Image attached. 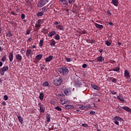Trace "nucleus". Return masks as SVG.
I'll use <instances>...</instances> for the list:
<instances>
[{"instance_id":"1","label":"nucleus","mask_w":131,"mask_h":131,"mask_svg":"<svg viewBox=\"0 0 131 131\" xmlns=\"http://www.w3.org/2000/svg\"><path fill=\"white\" fill-rule=\"evenodd\" d=\"M59 72L62 73L63 75H67L69 72V70L66 67H62L59 69Z\"/></svg>"},{"instance_id":"2","label":"nucleus","mask_w":131,"mask_h":131,"mask_svg":"<svg viewBox=\"0 0 131 131\" xmlns=\"http://www.w3.org/2000/svg\"><path fill=\"white\" fill-rule=\"evenodd\" d=\"M49 1L50 0H41L39 1L37 4L38 8H41V7H43V6L47 5V4L49 3Z\"/></svg>"},{"instance_id":"3","label":"nucleus","mask_w":131,"mask_h":131,"mask_svg":"<svg viewBox=\"0 0 131 131\" xmlns=\"http://www.w3.org/2000/svg\"><path fill=\"white\" fill-rule=\"evenodd\" d=\"M62 81L61 78H56L53 81V84H54L55 86H59V85H61Z\"/></svg>"},{"instance_id":"4","label":"nucleus","mask_w":131,"mask_h":131,"mask_svg":"<svg viewBox=\"0 0 131 131\" xmlns=\"http://www.w3.org/2000/svg\"><path fill=\"white\" fill-rule=\"evenodd\" d=\"M9 70V67L6 66L3 67L0 69V74L1 75H4L6 71H8Z\"/></svg>"},{"instance_id":"5","label":"nucleus","mask_w":131,"mask_h":131,"mask_svg":"<svg viewBox=\"0 0 131 131\" xmlns=\"http://www.w3.org/2000/svg\"><path fill=\"white\" fill-rule=\"evenodd\" d=\"M64 94L66 96H69L70 95H71V89L67 88L65 89L64 91Z\"/></svg>"},{"instance_id":"6","label":"nucleus","mask_w":131,"mask_h":131,"mask_svg":"<svg viewBox=\"0 0 131 131\" xmlns=\"http://www.w3.org/2000/svg\"><path fill=\"white\" fill-rule=\"evenodd\" d=\"M15 59L19 62H21L22 61V56L19 54H16L15 55Z\"/></svg>"},{"instance_id":"7","label":"nucleus","mask_w":131,"mask_h":131,"mask_svg":"<svg viewBox=\"0 0 131 131\" xmlns=\"http://www.w3.org/2000/svg\"><path fill=\"white\" fill-rule=\"evenodd\" d=\"M8 58L9 59L10 62H12L13 60H14V55L13 54V53L10 52L8 55Z\"/></svg>"},{"instance_id":"8","label":"nucleus","mask_w":131,"mask_h":131,"mask_svg":"<svg viewBox=\"0 0 131 131\" xmlns=\"http://www.w3.org/2000/svg\"><path fill=\"white\" fill-rule=\"evenodd\" d=\"M59 101L61 103L62 105H63L64 106H65V105H67L70 104V102H69V101L68 100L64 101L63 102V101L64 100L62 99H60Z\"/></svg>"},{"instance_id":"9","label":"nucleus","mask_w":131,"mask_h":131,"mask_svg":"<svg viewBox=\"0 0 131 131\" xmlns=\"http://www.w3.org/2000/svg\"><path fill=\"white\" fill-rule=\"evenodd\" d=\"M122 109H123V110H125V111H126V112H129V113H131V109L128 106H122Z\"/></svg>"},{"instance_id":"10","label":"nucleus","mask_w":131,"mask_h":131,"mask_svg":"<svg viewBox=\"0 0 131 131\" xmlns=\"http://www.w3.org/2000/svg\"><path fill=\"white\" fill-rule=\"evenodd\" d=\"M41 23V19L38 20L37 23L35 24V26L37 28L40 27V26H41V25L40 24Z\"/></svg>"},{"instance_id":"11","label":"nucleus","mask_w":131,"mask_h":131,"mask_svg":"<svg viewBox=\"0 0 131 131\" xmlns=\"http://www.w3.org/2000/svg\"><path fill=\"white\" fill-rule=\"evenodd\" d=\"M97 61L98 62H103L104 61H105V58H104V57L103 56H99L97 57Z\"/></svg>"},{"instance_id":"12","label":"nucleus","mask_w":131,"mask_h":131,"mask_svg":"<svg viewBox=\"0 0 131 131\" xmlns=\"http://www.w3.org/2000/svg\"><path fill=\"white\" fill-rule=\"evenodd\" d=\"M38 105L39 106L40 112L43 113V112H45V110H46V107L42 105H39V104H38Z\"/></svg>"},{"instance_id":"13","label":"nucleus","mask_w":131,"mask_h":131,"mask_svg":"<svg viewBox=\"0 0 131 131\" xmlns=\"http://www.w3.org/2000/svg\"><path fill=\"white\" fill-rule=\"evenodd\" d=\"M77 86H78L79 88H80L81 85H84V86L85 85V82H84L83 81H81L80 82H79L76 84Z\"/></svg>"},{"instance_id":"14","label":"nucleus","mask_w":131,"mask_h":131,"mask_svg":"<svg viewBox=\"0 0 131 131\" xmlns=\"http://www.w3.org/2000/svg\"><path fill=\"white\" fill-rule=\"evenodd\" d=\"M94 24H95L96 28H98V29H100L101 30H102V29H103V25H99L98 24H97L96 23H95Z\"/></svg>"},{"instance_id":"15","label":"nucleus","mask_w":131,"mask_h":131,"mask_svg":"<svg viewBox=\"0 0 131 131\" xmlns=\"http://www.w3.org/2000/svg\"><path fill=\"white\" fill-rule=\"evenodd\" d=\"M53 58H54V56L50 55L46 58V59H45V61L47 62H51V60L53 59Z\"/></svg>"},{"instance_id":"16","label":"nucleus","mask_w":131,"mask_h":131,"mask_svg":"<svg viewBox=\"0 0 131 131\" xmlns=\"http://www.w3.org/2000/svg\"><path fill=\"white\" fill-rule=\"evenodd\" d=\"M31 53H32V51L30 49H28L26 52V56L29 57L30 55H31Z\"/></svg>"},{"instance_id":"17","label":"nucleus","mask_w":131,"mask_h":131,"mask_svg":"<svg viewBox=\"0 0 131 131\" xmlns=\"http://www.w3.org/2000/svg\"><path fill=\"white\" fill-rule=\"evenodd\" d=\"M55 34H56V31H51L48 33V36L52 37V36H54Z\"/></svg>"},{"instance_id":"18","label":"nucleus","mask_w":131,"mask_h":131,"mask_svg":"<svg viewBox=\"0 0 131 131\" xmlns=\"http://www.w3.org/2000/svg\"><path fill=\"white\" fill-rule=\"evenodd\" d=\"M112 4L115 7H117L118 6V0H112Z\"/></svg>"},{"instance_id":"19","label":"nucleus","mask_w":131,"mask_h":131,"mask_svg":"<svg viewBox=\"0 0 131 131\" xmlns=\"http://www.w3.org/2000/svg\"><path fill=\"white\" fill-rule=\"evenodd\" d=\"M117 99L118 100H120L121 102H124V99L122 97V95H119V96H117Z\"/></svg>"},{"instance_id":"20","label":"nucleus","mask_w":131,"mask_h":131,"mask_svg":"<svg viewBox=\"0 0 131 131\" xmlns=\"http://www.w3.org/2000/svg\"><path fill=\"white\" fill-rule=\"evenodd\" d=\"M124 76L127 78H129V72H128V71L125 70L124 71Z\"/></svg>"},{"instance_id":"21","label":"nucleus","mask_w":131,"mask_h":131,"mask_svg":"<svg viewBox=\"0 0 131 131\" xmlns=\"http://www.w3.org/2000/svg\"><path fill=\"white\" fill-rule=\"evenodd\" d=\"M42 58V54H38L36 57L35 59L36 60H40Z\"/></svg>"},{"instance_id":"22","label":"nucleus","mask_w":131,"mask_h":131,"mask_svg":"<svg viewBox=\"0 0 131 131\" xmlns=\"http://www.w3.org/2000/svg\"><path fill=\"white\" fill-rule=\"evenodd\" d=\"M92 88L94 89V90H96L97 91H99V90H100V87L95 84L92 85Z\"/></svg>"},{"instance_id":"23","label":"nucleus","mask_w":131,"mask_h":131,"mask_svg":"<svg viewBox=\"0 0 131 131\" xmlns=\"http://www.w3.org/2000/svg\"><path fill=\"white\" fill-rule=\"evenodd\" d=\"M64 107L66 109H71L73 106L72 105L68 104V105H64Z\"/></svg>"},{"instance_id":"24","label":"nucleus","mask_w":131,"mask_h":131,"mask_svg":"<svg viewBox=\"0 0 131 131\" xmlns=\"http://www.w3.org/2000/svg\"><path fill=\"white\" fill-rule=\"evenodd\" d=\"M44 96L45 95H44L43 93H40L39 96V99L41 100H43Z\"/></svg>"},{"instance_id":"25","label":"nucleus","mask_w":131,"mask_h":131,"mask_svg":"<svg viewBox=\"0 0 131 131\" xmlns=\"http://www.w3.org/2000/svg\"><path fill=\"white\" fill-rule=\"evenodd\" d=\"M17 118L19 121V122H20L21 123H22V122H23V119L22 118V117H21L20 116H17Z\"/></svg>"},{"instance_id":"26","label":"nucleus","mask_w":131,"mask_h":131,"mask_svg":"<svg viewBox=\"0 0 131 131\" xmlns=\"http://www.w3.org/2000/svg\"><path fill=\"white\" fill-rule=\"evenodd\" d=\"M57 28L58 29H59V30H64V28H63V26H62L61 25L57 26Z\"/></svg>"},{"instance_id":"27","label":"nucleus","mask_w":131,"mask_h":131,"mask_svg":"<svg viewBox=\"0 0 131 131\" xmlns=\"http://www.w3.org/2000/svg\"><path fill=\"white\" fill-rule=\"evenodd\" d=\"M49 82L48 81H45L42 84V86H49Z\"/></svg>"},{"instance_id":"28","label":"nucleus","mask_w":131,"mask_h":131,"mask_svg":"<svg viewBox=\"0 0 131 131\" xmlns=\"http://www.w3.org/2000/svg\"><path fill=\"white\" fill-rule=\"evenodd\" d=\"M6 60H7V55H4L1 59V61H2V62H5V61H6Z\"/></svg>"},{"instance_id":"29","label":"nucleus","mask_w":131,"mask_h":131,"mask_svg":"<svg viewBox=\"0 0 131 131\" xmlns=\"http://www.w3.org/2000/svg\"><path fill=\"white\" fill-rule=\"evenodd\" d=\"M43 15V13L42 12H39L37 13V15L38 17H41Z\"/></svg>"},{"instance_id":"30","label":"nucleus","mask_w":131,"mask_h":131,"mask_svg":"<svg viewBox=\"0 0 131 131\" xmlns=\"http://www.w3.org/2000/svg\"><path fill=\"white\" fill-rule=\"evenodd\" d=\"M46 120L47 122H50V121H51V117H50V116H47Z\"/></svg>"},{"instance_id":"31","label":"nucleus","mask_w":131,"mask_h":131,"mask_svg":"<svg viewBox=\"0 0 131 131\" xmlns=\"http://www.w3.org/2000/svg\"><path fill=\"white\" fill-rule=\"evenodd\" d=\"M43 43V40H40V42L39 43V46L40 48H41V47H42Z\"/></svg>"},{"instance_id":"32","label":"nucleus","mask_w":131,"mask_h":131,"mask_svg":"<svg viewBox=\"0 0 131 131\" xmlns=\"http://www.w3.org/2000/svg\"><path fill=\"white\" fill-rule=\"evenodd\" d=\"M105 44L106 45L107 47H109L111 45V42H109L108 40H106L105 42Z\"/></svg>"},{"instance_id":"33","label":"nucleus","mask_w":131,"mask_h":131,"mask_svg":"<svg viewBox=\"0 0 131 131\" xmlns=\"http://www.w3.org/2000/svg\"><path fill=\"white\" fill-rule=\"evenodd\" d=\"M55 45H56V41L54 40L50 43V46H51V47H54Z\"/></svg>"},{"instance_id":"34","label":"nucleus","mask_w":131,"mask_h":131,"mask_svg":"<svg viewBox=\"0 0 131 131\" xmlns=\"http://www.w3.org/2000/svg\"><path fill=\"white\" fill-rule=\"evenodd\" d=\"M55 109L57 111H62V108L60 106H56Z\"/></svg>"},{"instance_id":"35","label":"nucleus","mask_w":131,"mask_h":131,"mask_svg":"<svg viewBox=\"0 0 131 131\" xmlns=\"http://www.w3.org/2000/svg\"><path fill=\"white\" fill-rule=\"evenodd\" d=\"M42 12L43 13H45V12H47V7H44L43 8H42Z\"/></svg>"},{"instance_id":"36","label":"nucleus","mask_w":131,"mask_h":131,"mask_svg":"<svg viewBox=\"0 0 131 131\" xmlns=\"http://www.w3.org/2000/svg\"><path fill=\"white\" fill-rule=\"evenodd\" d=\"M55 39H56L57 40L60 39V35L59 34H57L55 37Z\"/></svg>"},{"instance_id":"37","label":"nucleus","mask_w":131,"mask_h":131,"mask_svg":"<svg viewBox=\"0 0 131 131\" xmlns=\"http://www.w3.org/2000/svg\"><path fill=\"white\" fill-rule=\"evenodd\" d=\"M7 35H8V36L11 37L13 35V34H12V33L10 31H8L7 33Z\"/></svg>"},{"instance_id":"38","label":"nucleus","mask_w":131,"mask_h":131,"mask_svg":"<svg viewBox=\"0 0 131 131\" xmlns=\"http://www.w3.org/2000/svg\"><path fill=\"white\" fill-rule=\"evenodd\" d=\"M30 32H31V31H30V29H27L26 30V34L29 35V34H30Z\"/></svg>"},{"instance_id":"39","label":"nucleus","mask_w":131,"mask_h":131,"mask_svg":"<svg viewBox=\"0 0 131 131\" xmlns=\"http://www.w3.org/2000/svg\"><path fill=\"white\" fill-rule=\"evenodd\" d=\"M21 19H25V14L24 13H22L21 15Z\"/></svg>"},{"instance_id":"40","label":"nucleus","mask_w":131,"mask_h":131,"mask_svg":"<svg viewBox=\"0 0 131 131\" xmlns=\"http://www.w3.org/2000/svg\"><path fill=\"white\" fill-rule=\"evenodd\" d=\"M21 54H25V50L24 49H21L20 50Z\"/></svg>"},{"instance_id":"41","label":"nucleus","mask_w":131,"mask_h":131,"mask_svg":"<svg viewBox=\"0 0 131 131\" xmlns=\"http://www.w3.org/2000/svg\"><path fill=\"white\" fill-rule=\"evenodd\" d=\"M4 98L5 101H7V100H8V99H9V97L7 95H5L4 96Z\"/></svg>"},{"instance_id":"42","label":"nucleus","mask_w":131,"mask_h":131,"mask_svg":"<svg viewBox=\"0 0 131 131\" xmlns=\"http://www.w3.org/2000/svg\"><path fill=\"white\" fill-rule=\"evenodd\" d=\"M67 62H71V58H66Z\"/></svg>"},{"instance_id":"43","label":"nucleus","mask_w":131,"mask_h":131,"mask_svg":"<svg viewBox=\"0 0 131 131\" xmlns=\"http://www.w3.org/2000/svg\"><path fill=\"white\" fill-rule=\"evenodd\" d=\"M113 71H119V68H116L115 69L113 70Z\"/></svg>"},{"instance_id":"44","label":"nucleus","mask_w":131,"mask_h":131,"mask_svg":"<svg viewBox=\"0 0 131 131\" xmlns=\"http://www.w3.org/2000/svg\"><path fill=\"white\" fill-rule=\"evenodd\" d=\"M114 119L115 120L117 121V120H118V119H119V117H118V116H115V117L114 118Z\"/></svg>"},{"instance_id":"45","label":"nucleus","mask_w":131,"mask_h":131,"mask_svg":"<svg viewBox=\"0 0 131 131\" xmlns=\"http://www.w3.org/2000/svg\"><path fill=\"white\" fill-rule=\"evenodd\" d=\"M51 103L52 104V105H55L56 104V102H55L54 100H51Z\"/></svg>"},{"instance_id":"46","label":"nucleus","mask_w":131,"mask_h":131,"mask_svg":"<svg viewBox=\"0 0 131 131\" xmlns=\"http://www.w3.org/2000/svg\"><path fill=\"white\" fill-rule=\"evenodd\" d=\"M63 6H68V2H67V1L65 2V3H62Z\"/></svg>"},{"instance_id":"47","label":"nucleus","mask_w":131,"mask_h":131,"mask_svg":"<svg viewBox=\"0 0 131 131\" xmlns=\"http://www.w3.org/2000/svg\"><path fill=\"white\" fill-rule=\"evenodd\" d=\"M95 42H96V41L95 40L92 39L91 40V42H89V43H95Z\"/></svg>"},{"instance_id":"48","label":"nucleus","mask_w":131,"mask_h":131,"mask_svg":"<svg viewBox=\"0 0 131 131\" xmlns=\"http://www.w3.org/2000/svg\"><path fill=\"white\" fill-rule=\"evenodd\" d=\"M80 109H82V110H84V108H85V105H82L80 107Z\"/></svg>"},{"instance_id":"49","label":"nucleus","mask_w":131,"mask_h":131,"mask_svg":"<svg viewBox=\"0 0 131 131\" xmlns=\"http://www.w3.org/2000/svg\"><path fill=\"white\" fill-rule=\"evenodd\" d=\"M114 123L116 124V125H119V122L118 121L115 120Z\"/></svg>"},{"instance_id":"50","label":"nucleus","mask_w":131,"mask_h":131,"mask_svg":"<svg viewBox=\"0 0 131 131\" xmlns=\"http://www.w3.org/2000/svg\"><path fill=\"white\" fill-rule=\"evenodd\" d=\"M90 114H91L92 115H94L95 114H96V112H94V111H91L90 113Z\"/></svg>"},{"instance_id":"51","label":"nucleus","mask_w":131,"mask_h":131,"mask_svg":"<svg viewBox=\"0 0 131 131\" xmlns=\"http://www.w3.org/2000/svg\"><path fill=\"white\" fill-rule=\"evenodd\" d=\"M86 66H88V64H86V63H84V64L82 66V68H85V67H86Z\"/></svg>"},{"instance_id":"52","label":"nucleus","mask_w":131,"mask_h":131,"mask_svg":"<svg viewBox=\"0 0 131 131\" xmlns=\"http://www.w3.org/2000/svg\"><path fill=\"white\" fill-rule=\"evenodd\" d=\"M82 126H83V127H88V124H82Z\"/></svg>"},{"instance_id":"53","label":"nucleus","mask_w":131,"mask_h":131,"mask_svg":"<svg viewBox=\"0 0 131 131\" xmlns=\"http://www.w3.org/2000/svg\"><path fill=\"white\" fill-rule=\"evenodd\" d=\"M117 81V79L116 78H114L112 80V82H116Z\"/></svg>"},{"instance_id":"54","label":"nucleus","mask_w":131,"mask_h":131,"mask_svg":"<svg viewBox=\"0 0 131 131\" xmlns=\"http://www.w3.org/2000/svg\"><path fill=\"white\" fill-rule=\"evenodd\" d=\"M11 15H17V13H15L14 11H11Z\"/></svg>"},{"instance_id":"55","label":"nucleus","mask_w":131,"mask_h":131,"mask_svg":"<svg viewBox=\"0 0 131 131\" xmlns=\"http://www.w3.org/2000/svg\"><path fill=\"white\" fill-rule=\"evenodd\" d=\"M108 25L113 26V25H114V24H113L112 22H110V23H108V24H107V25Z\"/></svg>"},{"instance_id":"56","label":"nucleus","mask_w":131,"mask_h":131,"mask_svg":"<svg viewBox=\"0 0 131 131\" xmlns=\"http://www.w3.org/2000/svg\"><path fill=\"white\" fill-rule=\"evenodd\" d=\"M91 11H93V9H92L91 7H89L88 8V11L89 12H91Z\"/></svg>"},{"instance_id":"57","label":"nucleus","mask_w":131,"mask_h":131,"mask_svg":"<svg viewBox=\"0 0 131 131\" xmlns=\"http://www.w3.org/2000/svg\"><path fill=\"white\" fill-rule=\"evenodd\" d=\"M112 95H116L117 93L116 92L112 91L111 92Z\"/></svg>"},{"instance_id":"58","label":"nucleus","mask_w":131,"mask_h":131,"mask_svg":"<svg viewBox=\"0 0 131 131\" xmlns=\"http://www.w3.org/2000/svg\"><path fill=\"white\" fill-rule=\"evenodd\" d=\"M60 2L61 3V5H63L64 2H66L67 0H60Z\"/></svg>"},{"instance_id":"59","label":"nucleus","mask_w":131,"mask_h":131,"mask_svg":"<svg viewBox=\"0 0 131 131\" xmlns=\"http://www.w3.org/2000/svg\"><path fill=\"white\" fill-rule=\"evenodd\" d=\"M69 4H71L73 3V0H68Z\"/></svg>"},{"instance_id":"60","label":"nucleus","mask_w":131,"mask_h":131,"mask_svg":"<svg viewBox=\"0 0 131 131\" xmlns=\"http://www.w3.org/2000/svg\"><path fill=\"white\" fill-rule=\"evenodd\" d=\"M2 105H3V106H6V102L3 101V102H2Z\"/></svg>"},{"instance_id":"61","label":"nucleus","mask_w":131,"mask_h":131,"mask_svg":"<svg viewBox=\"0 0 131 131\" xmlns=\"http://www.w3.org/2000/svg\"><path fill=\"white\" fill-rule=\"evenodd\" d=\"M118 120H119V121H121V120H123L122 119V118L119 117Z\"/></svg>"},{"instance_id":"62","label":"nucleus","mask_w":131,"mask_h":131,"mask_svg":"<svg viewBox=\"0 0 131 131\" xmlns=\"http://www.w3.org/2000/svg\"><path fill=\"white\" fill-rule=\"evenodd\" d=\"M3 66V62L0 61V67H2Z\"/></svg>"},{"instance_id":"63","label":"nucleus","mask_w":131,"mask_h":131,"mask_svg":"<svg viewBox=\"0 0 131 131\" xmlns=\"http://www.w3.org/2000/svg\"><path fill=\"white\" fill-rule=\"evenodd\" d=\"M58 24H59V23H58V21H56V22L54 23V25H58Z\"/></svg>"},{"instance_id":"64","label":"nucleus","mask_w":131,"mask_h":131,"mask_svg":"<svg viewBox=\"0 0 131 131\" xmlns=\"http://www.w3.org/2000/svg\"><path fill=\"white\" fill-rule=\"evenodd\" d=\"M31 39H32L31 37H29V38H28L29 41H31Z\"/></svg>"}]
</instances>
